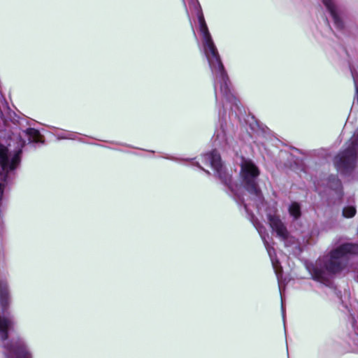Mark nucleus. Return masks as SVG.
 <instances>
[{"instance_id": "8", "label": "nucleus", "mask_w": 358, "mask_h": 358, "mask_svg": "<svg viewBox=\"0 0 358 358\" xmlns=\"http://www.w3.org/2000/svg\"><path fill=\"white\" fill-rule=\"evenodd\" d=\"M257 230L262 237V239L264 243L265 248H266L267 252L268 254V256L270 257L273 270L275 271V275H276V278H277V280L278 282V287H279V291H280V296H281V301H282V282H281V279L282 277V268L280 265V262L277 259L274 248L272 246H271L269 245V243H268V241L266 240V236H265V235L263 234L262 229L258 228ZM281 310H282V317L284 319L285 310L284 308L283 301H282V303H281Z\"/></svg>"}, {"instance_id": "6", "label": "nucleus", "mask_w": 358, "mask_h": 358, "mask_svg": "<svg viewBox=\"0 0 358 358\" xmlns=\"http://www.w3.org/2000/svg\"><path fill=\"white\" fill-rule=\"evenodd\" d=\"M189 4L194 8L198 18L199 30L202 36L203 50L207 60L211 61L220 59L217 49L208 31L199 1L189 0Z\"/></svg>"}, {"instance_id": "21", "label": "nucleus", "mask_w": 358, "mask_h": 358, "mask_svg": "<svg viewBox=\"0 0 358 358\" xmlns=\"http://www.w3.org/2000/svg\"><path fill=\"white\" fill-rule=\"evenodd\" d=\"M357 280L358 282V272H357Z\"/></svg>"}, {"instance_id": "15", "label": "nucleus", "mask_w": 358, "mask_h": 358, "mask_svg": "<svg viewBox=\"0 0 358 358\" xmlns=\"http://www.w3.org/2000/svg\"><path fill=\"white\" fill-rule=\"evenodd\" d=\"M357 213V210L355 206H347L343 209V216L345 218L353 217Z\"/></svg>"}, {"instance_id": "11", "label": "nucleus", "mask_w": 358, "mask_h": 358, "mask_svg": "<svg viewBox=\"0 0 358 358\" xmlns=\"http://www.w3.org/2000/svg\"><path fill=\"white\" fill-rule=\"evenodd\" d=\"M267 219L271 227L276 232L278 236L283 240L286 239L288 236V232L279 216L268 213Z\"/></svg>"}, {"instance_id": "2", "label": "nucleus", "mask_w": 358, "mask_h": 358, "mask_svg": "<svg viewBox=\"0 0 358 358\" xmlns=\"http://www.w3.org/2000/svg\"><path fill=\"white\" fill-rule=\"evenodd\" d=\"M208 62L214 76L215 97L220 122L215 129L213 141L215 146L227 150L234 147V127L232 121L239 120L242 107L231 91L229 78L221 58Z\"/></svg>"}, {"instance_id": "1", "label": "nucleus", "mask_w": 358, "mask_h": 358, "mask_svg": "<svg viewBox=\"0 0 358 358\" xmlns=\"http://www.w3.org/2000/svg\"><path fill=\"white\" fill-rule=\"evenodd\" d=\"M199 159L203 164L210 166L213 169L215 174L227 188V194L238 206H243L247 213H250V207H254L258 210L264 208V197L258 184L260 171L252 160L243 159L241 164V184L249 194V199L246 200L238 192V185L233 182L231 176L226 171L220 154L216 149L202 155Z\"/></svg>"}, {"instance_id": "3", "label": "nucleus", "mask_w": 358, "mask_h": 358, "mask_svg": "<svg viewBox=\"0 0 358 358\" xmlns=\"http://www.w3.org/2000/svg\"><path fill=\"white\" fill-rule=\"evenodd\" d=\"M342 237L335 238L331 249L315 263L306 264L312 279L324 285L329 284L332 278L347 268L350 258L358 255V243L342 242Z\"/></svg>"}, {"instance_id": "18", "label": "nucleus", "mask_w": 358, "mask_h": 358, "mask_svg": "<svg viewBox=\"0 0 358 358\" xmlns=\"http://www.w3.org/2000/svg\"><path fill=\"white\" fill-rule=\"evenodd\" d=\"M5 224L3 221H0V234H2L5 231Z\"/></svg>"}, {"instance_id": "10", "label": "nucleus", "mask_w": 358, "mask_h": 358, "mask_svg": "<svg viewBox=\"0 0 358 358\" xmlns=\"http://www.w3.org/2000/svg\"><path fill=\"white\" fill-rule=\"evenodd\" d=\"M11 302V296L8 282L0 280V308L3 315L8 313Z\"/></svg>"}, {"instance_id": "5", "label": "nucleus", "mask_w": 358, "mask_h": 358, "mask_svg": "<svg viewBox=\"0 0 358 358\" xmlns=\"http://www.w3.org/2000/svg\"><path fill=\"white\" fill-rule=\"evenodd\" d=\"M334 164L343 176H350L355 172L358 164V130L334 157Z\"/></svg>"}, {"instance_id": "4", "label": "nucleus", "mask_w": 358, "mask_h": 358, "mask_svg": "<svg viewBox=\"0 0 358 358\" xmlns=\"http://www.w3.org/2000/svg\"><path fill=\"white\" fill-rule=\"evenodd\" d=\"M14 326L13 318L0 315V347L5 358H34L31 348L24 336L17 335L9 338Z\"/></svg>"}, {"instance_id": "19", "label": "nucleus", "mask_w": 358, "mask_h": 358, "mask_svg": "<svg viewBox=\"0 0 358 358\" xmlns=\"http://www.w3.org/2000/svg\"><path fill=\"white\" fill-rule=\"evenodd\" d=\"M194 164L196 165L199 169H202L204 171L203 168L200 165V162L199 161H196L194 163ZM205 171L208 173V174H210V172L208 171Z\"/></svg>"}, {"instance_id": "20", "label": "nucleus", "mask_w": 358, "mask_h": 358, "mask_svg": "<svg viewBox=\"0 0 358 358\" xmlns=\"http://www.w3.org/2000/svg\"><path fill=\"white\" fill-rule=\"evenodd\" d=\"M164 157L166 159H168L173 160V161H178V159L177 158L173 157Z\"/></svg>"}, {"instance_id": "12", "label": "nucleus", "mask_w": 358, "mask_h": 358, "mask_svg": "<svg viewBox=\"0 0 358 358\" xmlns=\"http://www.w3.org/2000/svg\"><path fill=\"white\" fill-rule=\"evenodd\" d=\"M22 134L27 137L29 143H44L43 136L38 129L34 128H28L23 130Z\"/></svg>"}, {"instance_id": "13", "label": "nucleus", "mask_w": 358, "mask_h": 358, "mask_svg": "<svg viewBox=\"0 0 358 358\" xmlns=\"http://www.w3.org/2000/svg\"><path fill=\"white\" fill-rule=\"evenodd\" d=\"M329 185L331 188L336 190V192L341 196L343 195L342 192V185L341 180L338 178V177L335 176H331L329 178Z\"/></svg>"}, {"instance_id": "7", "label": "nucleus", "mask_w": 358, "mask_h": 358, "mask_svg": "<svg viewBox=\"0 0 358 358\" xmlns=\"http://www.w3.org/2000/svg\"><path fill=\"white\" fill-rule=\"evenodd\" d=\"M25 145L26 141L21 135L19 137L18 146L13 153H11L6 146L0 144V165L3 172L6 173L5 178L10 171L15 170L20 164L22 149Z\"/></svg>"}, {"instance_id": "14", "label": "nucleus", "mask_w": 358, "mask_h": 358, "mask_svg": "<svg viewBox=\"0 0 358 358\" xmlns=\"http://www.w3.org/2000/svg\"><path fill=\"white\" fill-rule=\"evenodd\" d=\"M289 213L295 220L300 217L301 212L299 203L297 202H292L289 206Z\"/></svg>"}, {"instance_id": "9", "label": "nucleus", "mask_w": 358, "mask_h": 358, "mask_svg": "<svg viewBox=\"0 0 358 358\" xmlns=\"http://www.w3.org/2000/svg\"><path fill=\"white\" fill-rule=\"evenodd\" d=\"M323 4L326 10L329 13L333 20L336 28L342 30L344 28V22L341 17V12L339 7L334 0H320Z\"/></svg>"}, {"instance_id": "17", "label": "nucleus", "mask_w": 358, "mask_h": 358, "mask_svg": "<svg viewBox=\"0 0 358 358\" xmlns=\"http://www.w3.org/2000/svg\"><path fill=\"white\" fill-rule=\"evenodd\" d=\"M55 136L58 140L74 139L76 134L71 131H64L62 133H58L55 134Z\"/></svg>"}, {"instance_id": "16", "label": "nucleus", "mask_w": 358, "mask_h": 358, "mask_svg": "<svg viewBox=\"0 0 358 358\" xmlns=\"http://www.w3.org/2000/svg\"><path fill=\"white\" fill-rule=\"evenodd\" d=\"M348 343L353 347L355 351L358 352V334L356 332L352 333L349 336Z\"/></svg>"}]
</instances>
